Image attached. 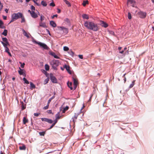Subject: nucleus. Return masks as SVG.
<instances>
[{
  "mask_svg": "<svg viewBox=\"0 0 154 154\" xmlns=\"http://www.w3.org/2000/svg\"><path fill=\"white\" fill-rule=\"evenodd\" d=\"M84 25L88 29L94 31H97L99 29L97 24L93 22L86 21L85 22Z\"/></svg>",
  "mask_w": 154,
  "mask_h": 154,
  "instance_id": "f257e3e1",
  "label": "nucleus"
},
{
  "mask_svg": "<svg viewBox=\"0 0 154 154\" xmlns=\"http://www.w3.org/2000/svg\"><path fill=\"white\" fill-rule=\"evenodd\" d=\"M22 14L20 12L13 14L11 16V19L9 23L13 22L17 19L20 18Z\"/></svg>",
  "mask_w": 154,
  "mask_h": 154,
  "instance_id": "f03ea898",
  "label": "nucleus"
},
{
  "mask_svg": "<svg viewBox=\"0 0 154 154\" xmlns=\"http://www.w3.org/2000/svg\"><path fill=\"white\" fill-rule=\"evenodd\" d=\"M36 44H38L40 46L43 48L44 49L48 50L49 49L48 47L45 44L35 41Z\"/></svg>",
  "mask_w": 154,
  "mask_h": 154,
  "instance_id": "7ed1b4c3",
  "label": "nucleus"
},
{
  "mask_svg": "<svg viewBox=\"0 0 154 154\" xmlns=\"http://www.w3.org/2000/svg\"><path fill=\"white\" fill-rule=\"evenodd\" d=\"M50 77L51 81L54 83H57V81L56 77L53 75L52 73L50 74Z\"/></svg>",
  "mask_w": 154,
  "mask_h": 154,
  "instance_id": "20e7f679",
  "label": "nucleus"
},
{
  "mask_svg": "<svg viewBox=\"0 0 154 154\" xmlns=\"http://www.w3.org/2000/svg\"><path fill=\"white\" fill-rule=\"evenodd\" d=\"M19 70L18 71V73L20 75H23L24 77L26 76V72L25 70L21 68H19Z\"/></svg>",
  "mask_w": 154,
  "mask_h": 154,
  "instance_id": "39448f33",
  "label": "nucleus"
},
{
  "mask_svg": "<svg viewBox=\"0 0 154 154\" xmlns=\"http://www.w3.org/2000/svg\"><path fill=\"white\" fill-rule=\"evenodd\" d=\"M58 29L60 31H63V32L66 34L68 32V29L63 27H58Z\"/></svg>",
  "mask_w": 154,
  "mask_h": 154,
  "instance_id": "423d86ee",
  "label": "nucleus"
},
{
  "mask_svg": "<svg viewBox=\"0 0 154 154\" xmlns=\"http://www.w3.org/2000/svg\"><path fill=\"white\" fill-rule=\"evenodd\" d=\"M41 119L42 121L47 122L49 124H51L53 122V121L51 119L45 118H42Z\"/></svg>",
  "mask_w": 154,
  "mask_h": 154,
  "instance_id": "0eeeda50",
  "label": "nucleus"
},
{
  "mask_svg": "<svg viewBox=\"0 0 154 154\" xmlns=\"http://www.w3.org/2000/svg\"><path fill=\"white\" fill-rule=\"evenodd\" d=\"M129 4H131V6L134 7L136 5V2L134 0H128L127 5Z\"/></svg>",
  "mask_w": 154,
  "mask_h": 154,
  "instance_id": "6e6552de",
  "label": "nucleus"
},
{
  "mask_svg": "<svg viewBox=\"0 0 154 154\" xmlns=\"http://www.w3.org/2000/svg\"><path fill=\"white\" fill-rule=\"evenodd\" d=\"M138 14L140 17L141 18H144L146 16V13L142 11H140L138 13Z\"/></svg>",
  "mask_w": 154,
  "mask_h": 154,
  "instance_id": "1a4fd4ad",
  "label": "nucleus"
},
{
  "mask_svg": "<svg viewBox=\"0 0 154 154\" xmlns=\"http://www.w3.org/2000/svg\"><path fill=\"white\" fill-rule=\"evenodd\" d=\"M39 26L45 28H46L47 27L46 23L45 22H43L42 21H40L39 23V26L38 27H39Z\"/></svg>",
  "mask_w": 154,
  "mask_h": 154,
  "instance_id": "9d476101",
  "label": "nucleus"
},
{
  "mask_svg": "<svg viewBox=\"0 0 154 154\" xmlns=\"http://www.w3.org/2000/svg\"><path fill=\"white\" fill-rule=\"evenodd\" d=\"M100 25L102 26L105 28H106L108 26L107 24L103 21L100 22Z\"/></svg>",
  "mask_w": 154,
  "mask_h": 154,
  "instance_id": "9b49d317",
  "label": "nucleus"
},
{
  "mask_svg": "<svg viewBox=\"0 0 154 154\" xmlns=\"http://www.w3.org/2000/svg\"><path fill=\"white\" fill-rule=\"evenodd\" d=\"M22 31L23 32V34L24 36H26L27 38H29V35H30V34L27 33L23 29H22Z\"/></svg>",
  "mask_w": 154,
  "mask_h": 154,
  "instance_id": "f8f14e48",
  "label": "nucleus"
},
{
  "mask_svg": "<svg viewBox=\"0 0 154 154\" xmlns=\"http://www.w3.org/2000/svg\"><path fill=\"white\" fill-rule=\"evenodd\" d=\"M31 16L34 18H36L38 17L37 15L34 11H32V13H31Z\"/></svg>",
  "mask_w": 154,
  "mask_h": 154,
  "instance_id": "ddd939ff",
  "label": "nucleus"
},
{
  "mask_svg": "<svg viewBox=\"0 0 154 154\" xmlns=\"http://www.w3.org/2000/svg\"><path fill=\"white\" fill-rule=\"evenodd\" d=\"M57 122V120H56V119H55L53 123H52L50 127L48 129V130H49L51 129L54 126V125Z\"/></svg>",
  "mask_w": 154,
  "mask_h": 154,
  "instance_id": "4468645a",
  "label": "nucleus"
},
{
  "mask_svg": "<svg viewBox=\"0 0 154 154\" xmlns=\"http://www.w3.org/2000/svg\"><path fill=\"white\" fill-rule=\"evenodd\" d=\"M50 25L53 27H55L57 25L53 21H51L50 22Z\"/></svg>",
  "mask_w": 154,
  "mask_h": 154,
  "instance_id": "2eb2a0df",
  "label": "nucleus"
},
{
  "mask_svg": "<svg viewBox=\"0 0 154 154\" xmlns=\"http://www.w3.org/2000/svg\"><path fill=\"white\" fill-rule=\"evenodd\" d=\"M26 148V147L25 145L24 144H23L22 146L19 147V149L20 150H25Z\"/></svg>",
  "mask_w": 154,
  "mask_h": 154,
  "instance_id": "dca6fc26",
  "label": "nucleus"
},
{
  "mask_svg": "<svg viewBox=\"0 0 154 154\" xmlns=\"http://www.w3.org/2000/svg\"><path fill=\"white\" fill-rule=\"evenodd\" d=\"M30 88L31 90H32L34 88H35V85L32 82H30Z\"/></svg>",
  "mask_w": 154,
  "mask_h": 154,
  "instance_id": "f3484780",
  "label": "nucleus"
},
{
  "mask_svg": "<svg viewBox=\"0 0 154 154\" xmlns=\"http://www.w3.org/2000/svg\"><path fill=\"white\" fill-rule=\"evenodd\" d=\"M72 83L71 82H70V83H69V82H67V85L68 86V87L69 88H70V89L71 90H72L73 89L72 87Z\"/></svg>",
  "mask_w": 154,
  "mask_h": 154,
  "instance_id": "a211bd4d",
  "label": "nucleus"
},
{
  "mask_svg": "<svg viewBox=\"0 0 154 154\" xmlns=\"http://www.w3.org/2000/svg\"><path fill=\"white\" fill-rule=\"evenodd\" d=\"M50 54L52 56H53L54 58L56 59H59V57L57 56L53 52H51L50 53Z\"/></svg>",
  "mask_w": 154,
  "mask_h": 154,
  "instance_id": "6ab92c4d",
  "label": "nucleus"
},
{
  "mask_svg": "<svg viewBox=\"0 0 154 154\" xmlns=\"http://www.w3.org/2000/svg\"><path fill=\"white\" fill-rule=\"evenodd\" d=\"M79 115V114H76L75 113V116L74 117H73L72 118V121L74 122V119H77V118L78 117V116Z\"/></svg>",
  "mask_w": 154,
  "mask_h": 154,
  "instance_id": "aec40b11",
  "label": "nucleus"
},
{
  "mask_svg": "<svg viewBox=\"0 0 154 154\" xmlns=\"http://www.w3.org/2000/svg\"><path fill=\"white\" fill-rule=\"evenodd\" d=\"M28 122V120L26 119L25 117H24L23 119V123L24 124H25Z\"/></svg>",
  "mask_w": 154,
  "mask_h": 154,
  "instance_id": "412c9836",
  "label": "nucleus"
},
{
  "mask_svg": "<svg viewBox=\"0 0 154 154\" xmlns=\"http://www.w3.org/2000/svg\"><path fill=\"white\" fill-rule=\"evenodd\" d=\"M82 17L84 19H88L89 17L88 15L85 14H83L82 15Z\"/></svg>",
  "mask_w": 154,
  "mask_h": 154,
  "instance_id": "4be33fe9",
  "label": "nucleus"
},
{
  "mask_svg": "<svg viewBox=\"0 0 154 154\" xmlns=\"http://www.w3.org/2000/svg\"><path fill=\"white\" fill-rule=\"evenodd\" d=\"M72 79L73 81V84L78 85V82L77 80L73 77H72Z\"/></svg>",
  "mask_w": 154,
  "mask_h": 154,
  "instance_id": "5701e85b",
  "label": "nucleus"
},
{
  "mask_svg": "<svg viewBox=\"0 0 154 154\" xmlns=\"http://www.w3.org/2000/svg\"><path fill=\"white\" fill-rule=\"evenodd\" d=\"M88 4V0L83 1L82 5L84 6H85L87 4Z\"/></svg>",
  "mask_w": 154,
  "mask_h": 154,
  "instance_id": "b1692460",
  "label": "nucleus"
},
{
  "mask_svg": "<svg viewBox=\"0 0 154 154\" xmlns=\"http://www.w3.org/2000/svg\"><path fill=\"white\" fill-rule=\"evenodd\" d=\"M1 43L5 48L7 47V45H9V44L8 42V44L6 43V42H1Z\"/></svg>",
  "mask_w": 154,
  "mask_h": 154,
  "instance_id": "393cba45",
  "label": "nucleus"
},
{
  "mask_svg": "<svg viewBox=\"0 0 154 154\" xmlns=\"http://www.w3.org/2000/svg\"><path fill=\"white\" fill-rule=\"evenodd\" d=\"M20 18L21 19V23H24L25 22V18L23 14H22V16H21V17H20Z\"/></svg>",
  "mask_w": 154,
  "mask_h": 154,
  "instance_id": "a878e982",
  "label": "nucleus"
},
{
  "mask_svg": "<svg viewBox=\"0 0 154 154\" xmlns=\"http://www.w3.org/2000/svg\"><path fill=\"white\" fill-rule=\"evenodd\" d=\"M63 1L66 3L68 7L71 6V5L70 3L66 0H63Z\"/></svg>",
  "mask_w": 154,
  "mask_h": 154,
  "instance_id": "bb28decb",
  "label": "nucleus"
},
{
  "mask_svg": "<svg viewBox=\"0 0 154 154\" xmlns=\"http://www.w3.org/2000/svg\"><path fill=\"white\" fill-rule=\"evenodd\" d=\"M3 25L4 23L3 22L0 20V28L3 29L4 28Z\"/></svg>",
  "mask_w": 154,
  "mask_h": 154,
  "instance_id": "cd10ccee",
  "label": "nucleus"
},
{
  "mask_svg": "<svg viewBox=\"0 0 154 154\" xmlns=\"http://www.w3.org/2000/svg\"><path fill=\"white\" fill-rule=\"evenodd\" d=\"M23 80L24 82V83L27 84H29V82L28 81L27 79L24 77L23 78Z\"/></svg>",
  "mask_w": 154,
  "mask_h": 154,
  "instance_id": "c85d7f7f",
  "label": "nucleus"
},
{
  "mask_svg": "<svg viewBox=\"0 0 154 154\" xmlns=\"http://www.w3.org/2000/svg\"><path fill=\"white\" fill-rule=\"evenodd\" d=\"M68 109L69 107L67 106H66L65 108H64L62 111V112L63 113H64L66 110H68Z\"/></svg>",
  "mask_w": 154,
  "mask_h": 154,
  "instance_id": "c756f323",
  "label": "nucleus"
},
{
  "mask_svg": "<svg viewBox=\"0 0 154 154\" xmlns=\"http://www.w3.org/2000/svg\"><path fill=\"white\" fill-rule=\"evenodd\" d=\"M70 68H65L68 72L70 74H71L72 71L70 69Z\"/></svg>",
  "mask_w": 154,
  "mask_h": 154,
  "instance_id": "7c9ffc66",
  "label": "nucleus"
},
{
  "mask_svg": "<svg viewBox=\"0 0 154 154\" xmlns=\"http://www.w3.org/2000/svg\"><path fill=\"white\" fill-rule=\"evenodd\" d=\"M55 97V96L54 95L52 97H51L49 99V100L48 101V104H50L51 100L54 98Z\"/></svg>",
  "mask_w": 154,
  "mask_h": 154,
  "instance_id": "2f4dec72",
  "label": "nucleus"
},
{
  "mask_svg": "<svg viewBox=\"0 0 154 154\" xmlns=\"http://www.w3.org/2000/svg\"><path fill=\"white\" fill-rule=\"evenodd\" d=\"M59 113V112H58L56 115H55L56 119H56V120H57V119H59L60 118V116Z\"/></svg>",
  "mask_w": 154,
  "mask_h": 154,
  "instance_id": "473e14b6",
  "label": "nucleus"
},
{
  "mask_svg": "<svg viewBox=\"0 0 154 154\" xmlns=\"http://www.w3.org/2000/svg\"><path fill=\"white\" fill-rule=\"evenodd\" d=\"M58 61H55L53 62V65L52 66V67H55L56 66H57V65H55L57 64V63H58Z\"/></svg>",
  "mask_w": 154,
  "mask_h": 154,
  "instance_id": "72a5a7b5",
  "label": "nucleus"
},
{
  "mask_svg": "<svg viewBox=\"0 0 154 154\" xmlns=\"http://www.w3.org/2000/svg\"><path fill=\"white\" fill-rule=\"evenodd\" d=\"M8 33V31L6 29H5L4 30L3 32L2 33V34L4 35L5 36H6L7 35Z\"/></svg>",
  "mask_w": 154,
  "mask_h": 154,
  "instance_id": "f704fd0d",
  "label": "nucleus"
},
{
  "mask_svg": "<svg viewBox=\"0 0 154 154\" xmlns=\"http://www.w3.org/2000/svg\"><path fill=\"white\" fill-rule=\"evenodd\" d=\"M2 39L3 42H5L7 44H8V39L6 38H2Z\"/></svg>",
  "mask_w": 154,
  "mask_h": 154,
  "instance_id": "c9c22d12",
  "label": "nucleus"
},
{
  "mask_svg": "<svg viewBox=\"0 0 154 154\" xmlns=\"http://www.w3.org/2000/svg\"><path fill=\"white\" fill-rule=\"evenodd\" d=\"M41 4L43 6H46L47 5V4H46V3L45 2L42 1L41 2Z\"/></svg>",
  "mask_w": 154,
  "mask_h": 154,
  "instance_id": "e433bc0d",
  "label": "nucleus"
},
{
  "mask_svg": "<svg viewBox=\"0 0 154 154\" xmlns=\"http://www.w3.org/2000/svg\"><path fill=\"white\" fill-rule=\"evenodd\" d=\"M49 81V78H47L45 80L44 82V84L45 85L47 84Z\"/></svg>",
  "mask_w": 154,
  "mask_h": 154,
  "instance_id": "4c0bfd02",
  "label": "nucleus"
},
{
  "mask_svg": "<svg viewBox=\"0 0 154 154\" xmlns=\"http://www.w3.org/2000/svg\"><path fill=\"white\" fill-rule=\"evenodd\" d=\"M39 134L40 136H44L45 134V131H42V132H39Z\"/></svg>",
  "mask_w": 154,
  "mask_h": 154,
  "instance_id": "58836bf2",
  "label": "nucleus"
},
{
  "mask_svg": "<svg viewBox=\"0 0 154 154\" xmlns=\"http://www.w3.org/2000/svg\"><path fill=\"white\" fill-rule=\"evenodd\" d=\"M26 104H24L23 105H21V110H23L26 108Z\"/></svg>",
  "mask_w": 154,
  "mask_h": 154,
  "instance_id": "ea45409f",
  "label": "nucleus"
},
{
  "mask_svg": "<svg viewBox=\"0 0 154 154\" xmlns=\"http://www.w3.org/2000/svg\"><path fill=\"white\" fill-rule=\"evenodd\" d=\"M49 104H48V103H47V105L44 106L43 108V109H48V107H49Z\"/></svg>",
  "mask_w": 154,
  "mask_h": 154,
  "instance_id": "a19ab883",
  "label": "nucleus"
},
{
  "mask_svg": "<svg viewBox=\"0 0 154 154\" xmlns=\"http://www.w3.org/2000/svg\"><path fill=\"white\" fill-rule=\"evenodd\" d=\"M63 50L65 51H67L69 50V48L67 47L64 46L63 47Z\"/></svg>",
  "mask_w": 154,
  "mask_h": 154,
  "instance_id": "79ce46f5",
  "label": "nucleus"
},
{
  "mask_svg": "<svg viewBox=\"0 0 154 154\" xmlns=\"http://www.w3.org/2000/svg\"><path fill=\"white\" fill-rule=\"evenodd\" d=\"M44 18L45 17L41 15L40 17V21L42 22V21L44 20Z\"/></svg>",
  "mask_w": 154,
  "mask_h": 154,
  "instance_id": "37998d69",
  "label": "nucleus"
},
{
  "mask_svg": "<svg viewBox=\"0 0 154 154\" xmlns=\"http://www.w3.org/2000/svg\"><path fill=\"white\" fill-rule=\"evenodd\" d=\"M128 19H131V16L130 13L129 12L128 13Z\"/></svg>",
  "mask_w": 154,
  "mask_h": 154,
  "instance_id": "c03bdc74",
  "label": "nucleus"
},
{
  "mask_svg": "<svg viewBox=\"0 0 154 154\" xmlns=\"http://www.w3.org/2000/svg\"><path fill=\"white\" fill-rule=\"evenodd\" d=\"M5 48V52L7 53L8 52H9V49L8 47H6V48Z\"/></svg>",
  "mask_w": 154,
  "mask_h": 154,
  "instance_id": "a18cd8bd",
  "label": "nucleus"
},
{
  "mask_svg": "<svg viewBox=\"0 0 154 154\" xmlns=\"http://www.w3.org/2000/svg\"><path fill=\"white\" fill-rule=\"evenodd\" d=\"M31 10H32V11H34L35 10V7L33 6V5H31Z\"/></svg>",
  "mask_w": 154,
  "mask_h": 154,
  "instance_id": "49530a36",
  "label": "nucleus"
},
{
  "mask_svg": "<svg viewBox=\"0 0 154 154\" xmlns=\"http://www.w3.org/2000/svg\"><path fill=\"white\" fill-rule=\"evenodd\" d=\"M3 7V5L0 1V11H1Z\"/></svg>",
  "mask_w": 154,
  "mask_h": 154,
  "instance_id": "de8ad7c7",
  "label": "nucleus"
},
{
  "mask_svg": "<svg viewBox=\"0 0 154 154\" xmlns=\"http://www.w3.org/2000/svg\"><path fill=\"white\" fill-rule=\"evenodd\" d=\"M20 63L21 64V67H24V66L25 65V64L24 63H22L21 62H20Z\"/></svg>",
  "mask_w": 154,
  "mask_h": 154,
  "instance_id": "09e8293b",
  "label": "nucleus"
},
{
  "mask_svg": "<svg viewBox=\"0 0 154 154\" xmlns=\"http://www.w3.org/2000/svg\"><path fill=\"white\" fill-rule=\"evenodd\" d=\"M41 71H42V72L43 73H44V74H45L47 72L46 70H44V69H41Z\"/></svg>",
  "mask_w": 154,
  "mask_h": 154,
  "instance_id": "8fccbe9b",
  "label": "nucleus"
},
{
  "mask_svg": "<svg viewBox=\"0 0 154 154\" xmlns=\"http://www.w3.org/2000/svg\"><path fill=\"white\" fill-rule=\"evenodd\" d=\"M37 0H33V2L36 4L38 6H39L40 5V4L36 2L37 1Z\"/></svg>",
  "mask_w": 154,
  "mask_h": 154,
  "instance_id": "3c124183",
  "label": "nucleus"
},
{
  "mask_svg": "<svg viewBox=\"0 0 154 154\" xmlns=\"http://www.w3.org/2000/svg\"><path fill=\"white\" fill-rule=\"evenodd\" d=\"M109 33H110V34L111 35H114L115 34H114V32H113L112 31H109Z\"/></svg>",
  "mask_w": 154,
  "mask_h": 154,
  "instance_id": "603ef678",
  "label": "nucleus"
},
{
  "mask_svg": "<svg viewBox=\"0 0 154 154\" xmlns=\"http://www.w3.org/2000/svg\"><path fill=\"white\" fill-rule=\"evenodd\" d=\"M47 113L48 114L52 113V111L51 110H47Z\"/></svg>",
  "mask_w": 154,
  "mask_h": 154,
  "instance_id": "864d4df0",
  "label": "nucleus"
},
{
  "mask_svg": "<svg viewBox=\"0 0 154 154\" xmlns=\"http://www.w3.org/2000/svg\"><path fill=\"white\" fill-rule=\"evenodd\" d=\"M50 6H53V7H54L55 6V5L54 4V3L53 2H51L50 3Z\"/></svg>",
  "mask_w": 154,
  "mask_h": 154,
  "instance_id": "5fc2aeb1",
  "label": "nucleus"
},
{
  "mask_svg": "<svg viewBox=\"0 0 154 154\" xmlns=\"http://www.w3.org/2000/svg\"><path fill=\"white\" fill-rule=\"evenodd\" d=\"M92 96H93V95L91 94V96L90 97V98H89V100L88 101V102H90L91 101V98H92Z\"/></svg>",
  "mask_w": 154,
  "mask_h": 154,
  "instance_id": "6e6d98bb",
  "label": "nucleus"
},
{
  "mask_svg": "<svg viewBox=\"0 0 154 154\" xmlns=\"http://www.w3.org/2000/svg\"><path fill=\"white\" fill-rule=\"evenodd\" d=\"M78 57L80 58L81 59H83V56L82 55H78Z\"/></svg>",
  "mask_w": 154,
  "mask_h": 154,
  "instance_id": "4d7b16f0",
  "label": "nucleus"
},
{
  "mask_svg": "<svg viewBox=\"0 0 154 154\" xmlns=\"http://www.w3.org/2000/svg\"><path fill=\"white\" fill-rule=\"evenodd\" d=\"M39 114H40V113H34V115L35 116H38Z\"/></svg>",
  "mask_w": 154,
  "mask_h": 154,
  "instance_id": "13d9d810",
  "label": "nucleus"
},
{
  "mask_svg": "<svg viewBox=\"0 0 154 154\" xmlns=\"http://www.w3.org/2000/svg\"><path fill=\"white\" fill-rule=\"evenodd\" d=\"M45 75L46 77H47V78H49V73H48L47 72L45 74Z\"/></svg>",
  "mask_w": 154,
  "mask_h": 154,
  "instance_id": "bf43d9fd",
  "label": "nucleus"
},
{
  "mask_svg": "<svg viewBox=\"0 0 154 154\" xmlns=\"http://www.w3.org/2000/svg\"><path fill=\"white\" fill-rule=\"evenodd\" d=\"M77 85H74L73 90H75L77 88Z\"/></svg>",
  "mask_w": 154,
  "mask_h": 154,
  "instance_id": "052dcab7",
  "label": "nucleus"
},
{
  "mask_svg": "<svg viewBox=\"0 0 154 154\" xmlns=\"http://www.w3.org/2000/svg\"><path fill=\"white\" fill-rule=\"evenodd\" d=\"M58 15L57 14H55V15H53L52 17V19L54 18L55 17H57Z\"/></svg>",
  "mask_w": 154,
  "mask_h": 154,
  "instance_id": "680f3d73",
  "label": "nucleus"
},
{
  "mask_svg": "<svg viewBox=\"0 0 154 154\" xmlns=\"http://www.w3.org/2000/svg\"><path fill=\"white\" fill-rule=\"evenodd\" d=\"M134 85H133V84H131V85H130L129 86V88H132L133 87V86H134Z\"/></svg>",
  "mask_w": 154,
  "mask_h": 154,
  "instance_id": "e2e57ef3",
  "label": "nucleus"
},
{
  "mask_svg": "<svg viewBox=\"0 0 154 154\" xmlns=\"http://www.w3.org/2000/svg\"><path fill=\"white\" fill-rule=\"evenodd\" d=\"M3 71V70L0 68V75H1L2 74V72Z\"/></svg>",
  "mask_w": 154,
  "mask_h": 154,
  "instance_id": "0e129e2a",
  "label": "nucleus"
},
{
  "mask_svg": "<svg viewBox=\"0 0 154 154\" xmlns=\"http://www.w3.org/2000/svg\"><path fill=\"white\" fill-rule=\"evenodd\" d=\"M3 19L4 20H6V19H7V17L6 16H3Z\"/></svg>",
  "mask_w": 154,
  "mask_h": 154,
  "instance_id": "69168bd1",
  "label": "nucleus"
},
{
  "mask_svg": "<svg viewBox=\"0 0 154 154\" xmlns=\"http://www.w3.org/2000/svg\"><path fill=\"white\" fill-rule=\"evenodd\" d=\"M45 70L47 72V71L49 70L50 68H45Z\"/></svg>",
  "mask_w": 154,
  "mask_h": 154,
  "instance_id": "338daca9",
  "label": "nucleus"
},
{
  "mask_svg": "<svg viewBox=\"0 0 154 154\" xmlns=\"http://www.w3.org/2000/svg\"><path fill=\"white\" fill-rule=\"evenodd\" d=\"M124 83H125L126 82V79L125 77H124Z\"/></svg>",
  "mask_w": 154,
  "mask_h": 154,
  "instance_id": "774afa93",
  "label": "nucleus"
}]
</instances>
